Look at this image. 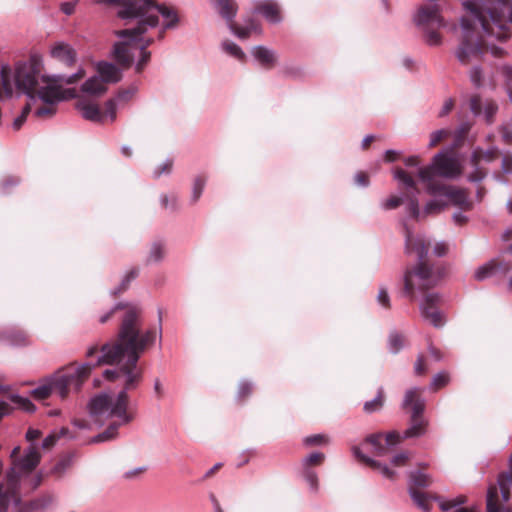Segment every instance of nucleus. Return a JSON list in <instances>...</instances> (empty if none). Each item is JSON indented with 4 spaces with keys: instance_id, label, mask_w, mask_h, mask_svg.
<instances>
[{
    "instance_id": "58",
    "label": "nucleus",
    "mask_w": 512,
    "mask_h": 512,
    "mask_svg": "<svg viewBox=\"0 0 512 512\" xmlns=\"http://www.w3.org/2000/svg\"><path fill=\"white\" fill-rule=\"evenodd\" d=\"M499 130L502 140L506 144H512V128L509 125L504 124L500 127Z\"/></svg>"
},
{
    "instance_id": "11",
    "label": "nucleus",
    "mask_w": 512,
    "mask_h": 512,
    "mask_svg": "<svg viewBox=\"0 0 512 512\" xmlns=\"http://www.w3.org/2000/svg\"><path fill=\"white\" fill-rule=\"evenodd\" d=\"M84 70L79 68L75 73L66 76L64 74H54L50 77H46V82L40 84V86L35 91V94L38 98L47 105L55 106L59 102H61L60 97V88L56 87L53 84L56 83H65V84H73L78 80L84 77Z\"/></svg>"
},
{
    "instance_id": "39",
    "label": "nucleus",
    "mask_w": 512,
    "mask_h": 512,
    "mask_svg": "<svg viewBox=\"0 0 512 512\" xmlns=\"http://www.w3.org/2000/svg\"><path fill=\"white\" fill-rule=\"evenodd\" d=\"M384 404V391L383 388H379L377 391V395L374 399L370 401H366L363 406V410L366 413H373L380 410Z\"/></svg>"
},
{
    "instance_id": "57",
    "label": "nucleus",
    "mask_w": 512,
    "mask_h": 512,
    "mask_svg": "<svg viewBox=\"0 0 512 512\" xmlns=\"http://www.w3.org/2000/svg\"><path fill=\"white\" fill-rule=\"evenodd\" d=\"M501 168L503 173L512 175V154H506L503 156Z\"/></svg>"
},
{
    "instance_id": "37",
    "label": "nucleus",
    "mask_w": 512,
    "mask_h": 512,
    "mask_svg": "<svg viewBox=\"0 0 512 512\" xmlns=\"http://www.w3.org/2000/svg\"><path fill=\"white\" fill-rule=\"evenodd\" d=\"M53 502V496L50 494L42 495L27 503V509L31 511H42Z\"/></svg>"
},
{
    "instance_id": "33",
    "label": "nucleus",
    "mask_w": 512,
    "mask_h": 512,
    "mask_svg": "<svg viewBox=\"0 0 512 512\" xmlns=\"http://www.w3.org/2000/svg\"><path fill=\"white\" fill-rule=\"evenodd\" d=\"M486 512H512L511 508L499 506L496 486H490L487 490Z\"/></svg>"
},
{
    "instance_id": "47",
    "label": "nucleus",
    "mask_w": 512,
    "mask_h": 512,
    "mask_svg": "<svg viewBox=\"0 0 512 512\" xmlns=\"http://www.w3.org/2000/svg\"><path fill=\"white\" fill-rule=\"evenodd\" d=\"M206 184L205 178L202 176H198L194 180L193 188H192V196H191V203H196L199 198L201 197L204 187Z\"/></svg>"
},
{
    "instance_id": "60",
    "label": "nucleus",
    "mask_w": 512,
    "mask_h": 512,
    "mask_svg": "<svg viewBox=\"0 0 512 512\" xmlns=\"http://www.w3.org/2000/svg\"><path fill=\"white\" fill-rule=\"evenodd\" d=\"M56 112L55 106L47 105L43 107H39L35 111V115L37 117H44V116H52Z\"/></svg>"
},
{
    "instance_id": "31",
    "label": "nucleus",
    "mask_w": 512,
    "mask_h": 512,
    "mask_svg": "<svg viewBox=\"0 0 512 512\" xmlns=\"http://www.w3.org/2000/svg\"><path fill=\"white\" fill-rule=\"evenodd\" d=\"M127 423H122L121 420L112 422L102 433L97 434L96 436L90 438L87 443L96 444L102 443L106 441L113 440L118 435V429L121 425H126Z\"/></svg>"
},
{
    "instance_id": "59",
    "label": "nucleus",
    "mask_w": 512,
    "mask_h": 512,
    "mask_svg": "<svg viewBox=\"0 0 512 512\" xmlns=\"http://www.w3.org/2000/svg\"><path fill=\"white\" fill-rule=\"evenodd\" d=\"M20 183V178L17 176H8L2 182L3 192H7L9 188L14 187Z\"/></svg>"
},
{
    "instance_id": "18",
    "label": "nucleus",
    "mask_w": 512,
    "mask_h": 512,
    "mask_svg": "<svg viewBox=\"0 0 512 512\" xmlns=\"http://www.w3.org/2000/svg\"><path fill=\"white\" fill-rule=\"evenodd\" d=\"M325 460V454L322 452H312L302 459L301 462V476L309 484L312 491L318 490V475L312 468L313 465H321Z\"/></svg>"
},
{
    "instance_id": "6",
    "label": "nucleus",
    "mask_w": 512,
    "mask_h": 512,
    "mask_svg": "<svg viewBox=\"0 0 512 512\" xmlns=\"http://www.w3.org/2000/svg\"><path fill=\"white\" fill-rule=\"evenodd\" d=\"M91 371V362H85L78 366L73 364L66 366L44 379L38 387L32 390V396L36 400H45L54 393L61 399H65L71 391L78 392L81 389Z\"/></svg>"
},
{
    "instance_id": "51",
    "label": "nucleus",
    "mask_w": 512,
    "mask_h": 512,
    "mask_svg": "<svg viewBox=\"0 0 512 512\" xmlns=\"http://www.w3.org/2000/svg\"><path fill=\"white\" fill-rule=\"evenodd\" d=\"M328 442V439L325 435L315 434L311 436H307L303 439V444L305 446H318Z\"/></svg>"
},
{
    "instance_id": "63",
    "label": "nucleus",
    "mask_w": 512,
    "mask_h": 512,
    "mask_svg": "<svg viewBox=\"0 0 512 512\" xmlns=\"http://www.w3.org/2000/svg\"><path fill=\"white\" fill-rule=\"evenodd\" d=\"M9 495L3 490V484L0 483V512H6L8 509Z\"/></svg>"
},
{
    "instance_id": "29",
    "label": "nucleus",
    "mask_w": 512,
    "mask_h": 512,
    "mask_svg": "<svg viewBox=\"0 0 512 512\" xmlns=\"http://www.w3.org/2000/svg\"><path fill=\"white\" fill-rule=\"evenodd\" d=\"M497 482L503 501H509L510 487L512 486V454L509 458V469L499 474Z\"/></svg>"
},
{
    "instance_id": "61",
    "label": "nucleus",
    "mask_w": 512,
    "mask_h": 512,
    "mask_svg": "<svg viewBox=\"0 0 512 512\" xmlns=\"http://www.w3.org/2000/svg\"><path fill=\"white\" fill-rule=\"evenodd\" d=\"M408 459H409V453L401 452L392 457L391 463L394 466H403L407 463Z\"/></svg>"
},
{
    "instance_id": "28",
    "label": "nucleus",
    "mask_w": 512,
    "mask_h": 512,
    "mask_svg": "<svg viewBox=\"0 0 512 512\" xmlns=\"http://www.w3.org/2000/svg\"><path fill=\"white\" fill-rule=\"evenodd\" d=\"M76 108L86 120L92 122H102L104 120V115L97 104L81 100L77 102Z\"/></svg>"
},
{
    "instance_id": "26",
    "label": "nucleus",
    "mask_w": 512,
    "mask_h": 512,
    "mask_svg": "<svg viewBox=\"0 0 512 512\" xmlns=\"http://www.w3.org/2000/svg\"><path fill=\"white\" fill-rule=\"evenodd\" d=\"M439 507L444 512H481L479 506L463 507L467 501L466 496L459 495L451 500H444L441 497H435Z\"/></svg>"
},
{
    "instance_id": "43",
    "label": "nucleus",
    "mask_w": 512,
    "mask_h": 512,
    "mask_svg": "<svg viewBox=\"0 0 512 512\" xmlns=\"http://www.w3.org/2000/svg\"><path fill=\"white\" fill-rule=\"evenodd\" d=\"M497 73L503 78L505 90L507 94L512 90V66L508 64L501 65L497 68Z\"/></svg>"
},
{
    "instance_id": "46",
    "label": "nucleus",
    "mask_w": 512,
    "mask_h": 512,
    "mask_svg": "<svg viewBox=\"0 0 512 512\" xmlns=\"http://www.w3.org/2000/svg\"><path fill=\"white\" fill-rule=\"evenodd\" d=\"M450 382V375L447 371H441L437 373L430 383V388L433 390L445 387Z\"/></svg>"
},
{
    "instance_id": "62",
    "label": "nucleus",
    "mask_w": 512,
    "mask_h": 512,
    "mask_svg": "<svg viewBox=\"0 0 512 512\" xmlns=\"http://www.w3.org/2000/svg\"><path fill=\"white\" fill-rule=\"evenodd\" d=\"M377 300L385 308H390V298L386 288H380Z\"/></svg>"
},
{
    "instance_id": "12",
    "label": "nucleus",
    "mask_w": 512,
    "mask_h": 512,
    "mask_svg": "<svg viewBox=\"0 0 512 512\" xmlns=\"http://www.w3.org/2000/svg\"><path fill=\"white\" fill-rule=\"evenodd\" d=\"M499 154L500 150L497 146H490L486 150L480 146L473 148L469 159L472 171L467 175V180L471 183L482 182L488 174L482 163L490 164L496 161Z\"/></svg>"
},
{
    "instance_id": "9",
    "label": "nucleus",
    "mask_w": 512,
    "mask_h": 512,
    "mask_svg": "<svg viewBox=\"0 0 512 512\" xmlns=\"http://www.w3.org/2000/svg\"><path fill=\"white\" fill-rule=\"evenodd\" d=\"M462 173L459 159L449 149H443L432 158L429 165L421 167L418 170L419 179L428 185L435 183L436 177L445 179H456Z\"/></svg>"
},
{
    "instance_id": "38",
    "label": "nucleus",
    "mask_w": 512,
    "mask_h": 512,
    "mask_svg": "<svg viewBox=\"0 0 512 512\" xmlns=\"http://www.w3.org/2000/svg\"><path fill=\"white\" fill-rule=\"evenodd\" d=\"M447 205L448 202L444 197H434L425 204L423 212L426 215L439 213L444 210Z\"/></svg>"
},
{
    "instance_id": "15",
    "label": "nucleus",
    "mask_w": 512,
    "mask_h": 512,
    "mask_svg": "<svg viewBox=\"0 0 512 512\" xmlns=\"http://www.w3.org/2000/svg\"><path fill=\"white\" fill-rule=\"evenodd\" d=\"M426 192L433 197H444L448 199L453 205L458 206L461 210L469 211L472 208V203L468 198L467 191L463 188H458L453 185L428 183L426 185Z\"/></svg>"
},
{
    "instance_id": "14",
    "label": "nucleus",
    "mask_w": 512,
    "mask_h": 512,
    "mask_svg": "<svg viewBox=\"0 0 512 512\" xmlns=\"http://www.w3.org/2000/svg\"><path fill=\"white\" fill-rule=\"evenodd\" d=\"M40 462V453L34 446H29L23 456L13 460L12 467L7 471L6 478L12 490H16L22 473L33 471Z\"/></svg>"
},
{
    "instance_id": "55",
    "label": "nucleus",
    "mask_w": 512,
    "mask_h": 512,
    "mask_svg": "<svg viewBox=\"0 0 512 512\" xmlns=\"http://www.w3.org/2000/svg\"><path fill=\"white\" fill-rule=\"evenodd\" d=\"M103 115H104V118L109 117L111 122L115 121V119H116V103H115L114 99H109L105 103V114H103Z\"/></svg>"
},
{
    "instance_id": "16",
    "label": "nucleus",
    "mask_w": 512,
    "mask_h": 512,
    "mask_svg": "<svg viewBox=\"0 0 512 512\" xmlns=\"http://www.w3.org/2000/svg\"><path fill=\"white\" fill-rule=\"evenodd\" d=\"M394 179H396L403 189H405L404 202H406V211L411 217L418 218L420 215L418 200L420 190L417 187L416 181L402 168L394 170Z\"/></svg>"
},
{
    "instance_id": "24",
    "label": "nucleus",
    "mask_w": 512,
    "mask_h": 512,
    "mask_svg": "<svg viewBox=\"0 0 512 512\" xmlns=\"http://www.w3.org/2000/svg\"><path fill=\"white\" fill-rule=\"evenodd\" d=\"M123 309H126L123 316H122V319H121V322H123V319L125 317V315L130 311V310H135L137 312V318H138V329H139V334L140 335H143L144 333L148 332V331H151L152 333H154L155 335V338L157 337V332L153 329H147L145 331H142L141 330V327H142V319H141V309L138 308L137 306H134V305H129L128 303H124V302H119V303H116L114 305L113 308L110 309V311H108L107 313H105L104 315H102L99 319V322L100 323H106L110 317L114 314L115 311L117 310H123ZM120 326H122V323H120ZM120 329L121 327H119V331L120 332ZM119 335V333H117V336ZM118 341V337L116 338V341L115 343ZM114 344V342L112 343Z\"/></svg>"
},
{
    "instance_id": "23",
    "label": "nucleus",
    "mask_w": 512,
    "mask_h": 512,
    "mask_svg": "<svg viewBox=\"0 0 512 512\" xmlns=\"http://www.w3.org/2000/svg\"><path fill=\"white\" fill-rule=\"evenodd\" d=\"M253 14L262 15L269 23L277 24L282 21L279 5L272 0L255 1Z\"/></svg>"
},
{
    "instance_id": "7",
    "label": "nucleus",
    "mask_w": 512,
    "mask_h": 512,
    "mask_svg": "<svg viewBox=\"0 0 512 512\" xmlns=\"http://www.w3.org/2000/svg\"><path fill=\"white\" fill-rule=\"evenodd\" d=\"M402 439H404L403 436H401L397 431H390L386 434L382 432L372 433L365 437L360 446H352L351 451L357 460L363 462L374 470H378L383 477L394 480L397 473L391 470L386 464L374 460L363 453V449L376 457H383L386 456L392 448L398 445Z\"/></svg>"
},
{
    "instance_id": "41",
    "label": "nucleus",
    "mask_w": 512,
    "mask_h": 512,
    "mask_svg": "<svg viewBox=\"0 0 512 512\" xmlns=\"http://www.w3.org/2000/svg\"><path fill=\"white\" fill-rule=\"evenodd\" d=\"M403 347H404V337L396 331L391 332L389 335V338H388L389 351L393 354H396Z\"/></svg>"
},
{
    "instance_id": "64",
    "label": "nucleus",
    "mask_w": 512,
    "mask_h": 512,
    "mask_svg": "<svg viewBox=\"0 0 512 512\" xmlns=\"http://www.w3.org/2000/svg\"><path fill=\"white\" fill-rule=\"evenodd\" d=\"M454 107V101L452 98H448L447 100H445L441 110L439 111V114L438 116L440 118H443L445 116H447L453 109Z\"/></svg>"
},
{
    "instance_id": "40",
    "label": "nucleus",
    "mask_w": 512,
    "mask_h": 512,
    "mask_svg": "<svg viewBox=\"0 0 512 512\" xmlns=\"http://www.w3.org/2000/svg\"><path fill=\"white\" fill-rule=\"evenodd\" d=\"M138 275H139V270L137 268H132L130 271H128L125 274L120 285L117 288H115L114 290H112L111 294L116 296V295L124 292L125 290H127L130 283L134 279H136Z\"/></svg>"
},
{
    "instance_id": "2",
    "label": "nucleus",
    "mask_w": 512,
    "mask_h": 512,
    "mask_svg": "<svg viewBox=\"0 0 512 512\" xmlns=\"http://www.w3.org/2000/svg\"><path fill=\"white\" fill-rule=\"evenodd\" d=\"M97 2L119 5L117 16L120 19L136 20L135 27L114 32L121 40L114 43L112 55L117 64L124 68L132 65L129 49H131L135 37L157 27L159 24L158 14L164 18V29H174L179 23L177 11L165 4H158L156 0H97Z\"/></svg>"
},
{
    "instance_id": "49",
    "label": "nucleus",
    "mask_w": 512,
    "mask_h": 512,
    "mask_svg": "<svg viewBox=\"0 0 512 512\" xmlns=\"http://www.w3.org/2000/svg\"><path fill=\"white\" fill-rule=\"evenodd\" d=\"M404 199L405 194L402 197L390 196L381 203V206L384 210H392L400 206L404 202Z\"/></svg>"
},
{
    "instance_id": "8",
    "label": "nucleus",
    "mask_w": 512,
    "mask_h": 512,
    "mask_svg": "<svg viewBox=\"0 0 512 512\" xmlns=\"http://www.w3.org/2000/svg\"><path fill=\"white\" fill-rule=\"evenodd\" d=\"M465 12H469L477 20L484 31L490 32L488 14L491 22L499 29L498 37H503V31L508 22H512V10L508 0H461Z\"/></svg>"
},
{
    "instance_id": "4",
    "label": "nucleus",
    "mask_w": 512,
    "mask_h": 512,
    "mask_svg": "<svg viewBox=\"0 0 512 512\" xmlns=\"http://www.w3.org/2000/svg\"><path fill=\"white\" fill-rule=\"evenodd\" d=\"M43 63L39 55L33 54L25 61H19L12 69L8 64L0 67V101L12 97L16 90L34 99L35 91L46 82L42 74Z\"/></svg>"
},
{
    "instance_id": "25",
    "label": "nucleus",
    "mask_w": 512,
    "mask_h": 512,
    "mask_svg": "<svg viewBox=\"0 0 512 512\" xmlns=\"http://www.w3.org/2000/svg\"><path fill=\"white\" fill-rule=\"evenodd\" d=\"M0 343L11 347H26L30 345V340L23 330L7 328L0 331Z\"/></svg>"
},
{
    "instance_id": "36",
    "label": "nucleus",
    "mask_w": 512,
    "mask_h": 512,
    "mask_svg": "<svg viewBox=\"0 0 512 512\" xmlns=\"http://www.w3.org/2000/svg\"><path fill=\"white\" fill-rule=\"evenodd\" d=\"M427 421L424 419L411 420L410 426L404 431L403 438H415L425 434Z\"/></svg>"
},
{
    "instance_id": "17",
    "label": "nucleus",
    "mask_w": 512,
    "mask_h": 512,
    "mask_svg": "<svg viewBox=\"0 0 512 512\" xmlns=\"http://www.w3.org/2000/svg\"><path fill=\"white\" fill-rule=\"evenodd\" d=\"M441 301L439 293H428L420 303L421 316L434 327H441L444 324L443 315L438 309Z\"/></svg>"
},
{
    "instance_id": "32",
    "label": "nucleus",
    "mask_w": 512,
    "mask_h": 512,
    "mask_svg": "<svg viewBox=\"0 0 512 512\" xmlns=\"http://www.w3.org/2000/svg\"><path fill=\"white\" fill-rule=\"evenodd\" d=\"M81 90L89 95L100 96L106 92L107 88L99 77L93 76L82 84Z\"/></svg>"
},
{
    "instance_id": "30",
    "label": "nucleus",
    "mask_w": 512,
    "mask_h": 512,
    "mask_svg": "<svg viewBox=\"0 0 512 512\" xmlns=\"http://www.w3.org/2000/svg\"><path fill=\"white\" fill-rule=\"evenodd\" d=\"M252 55L262 66L266 68L272 67L276 61L274 51L265 46H255L252 50Z\"/></svg>"
},
{
    "instance_id": "45",
    "label": "nucleus",
    "mask_w": 512,
    "mask_h": 512,
    "mask_svg": "<svg viewBox=\"0 0 512 512\" xmlns=\"http://www.w3.org/2000/svg\"><path fill=\"white\" fill-rule=\"evenodd\" d=\"M222 48L227 54L238 60H243L245 58V53L242 51L240 46L234 42L224 41L222 42Z\"/></svg>"
},
{
    "instance_id": "34",
    "label": "nucleus",
    "mask_w": 512,
    "mask_h": 512,
    "mask_svg": "<svg viewBox=\"0 0 512 512\" xmlns=\"http://www.w3.org/2000/svg\"><path fill=\"white\" fill-rule=\"evenodd\" d=\"M432 483L431 477L420 470L411 471L409 473L408 488L414 487L415 489L428 488Z\"/></svg>"
},
{
    "instance_id": "44",
    "label": "nucleus",
    "mask_w": 512,
    "mask_h": 512,
    "mask_svg": "<svg viewBox=\"0 0 512 512\" xmlns=\"http://www.w3.org/2000/svg\"><path fill=\"white\" fill-rule=\"evenodd\" d=\"M74 455L67 454L63 456L53 467L52 471L59 476L63 475L73 464Z\"/></svg>"
},
{
    "instance_id": "3",
    "label": "nucleus",
    "mask_w": 512,
    "mask_h": 512,
    "mask_svg": "<svg viewBox=\"0 0 512 512\" xmlns=\"http://www.w3.org/2000/svg\"><path fill=\"white\" fill-rule=\"evenodd\" d=\"M405 229V253L410 255L415 252L417 263L408 266L403 275V295L413 300L416 293L435 287L446 274V269L440 264H431L428 259L430 242H427L423 236L414 237L412 231L406 223Z\"/></svg>"
},
{
    "instance_id": "53",
    "label": "nucleus",
    "mask_w": 512,
    "mask_h": 512,
    "mask_svg": "<svg viewBox=\"0 0 512 512\" xmlns=\"http://www.w3.org/2000/svg\"><path fill=\"white\" fill-rule=\"evenodd\" d=\"M449 135V131L446 129H439L436 131H433L430 135V141L429 146L433 147L437 145L443 138L447 137Z\"/></svg>"
},
{
    "instance_id": "27",
    "label": "nucleus",
    "mask_w": 512,
    "mask_h": 512,
    "mask_svg": "<svg viewBox=\"0 0 512 512\" xmlns=\"http://www.w3.org/2000/svg\"><path fill=\"white\" fill-rule=\"evenodd\" d=\"M97 72L103 83H117L121 80V70L113 63L100 61L97 64Z\"/></svg>"
},
{
    "instance_id": "10",
    "label": "nucleus",
    "mask_w": 512,
    "mask_h": 512,
    "mask_svg": "<svg viewBox=\"0 0 512 512\" xmlns=\"http://www.w3.org/2000/svg\"><path fill=\"white\" fill-rule=\"evenodd\" d=\"M437 1L438 0H429L428 4L419 6L413 16L414 23L423 30L425 41L430 46H438L441 44L442 39L438 30L446 26V22L441 15V8Z\"/></svg>"
},
{
    "instance_id": "19",
    "label": "nucleus",
    "mask_w": 512,
    "mask_h": 512,
    "mask_svg": "<svg viewBox=\"0 0 512 512\" xmlns=\"http://www.w3.org/2000/svg\"><path fill=\"white\" fill-rule=\"evenodd\" d=\"M469 108L475 117L483 115L487 124H492L498 111V105L493 100H486L484 103L479 95L470 98Z\"/></svg>"
},
{
    "instance_id": "48",
    "label": "nucleus",
    "mask_w": 512,
    "mask_h": 512,
    "mask_svg": "<svg viewBox=\"0 0 512 512\" xmlns=\"http://www.w3.org/2000/svg\"><path fill=\"white\" fill-rule=\"evenodd\" d=\"M164 257V247L161 242L153 243L149 256L147 258V262H159Z\"/></svg>"
},
{
    "instance_id": "1",
    "label": "nucleus",
    "mask_w": 512,
    "mask_h": 512,
    "mask_svg": "<svg viewBox=\"0 0 512 512\" xmlns=\"http://www.w3.org/2000/svg\"><path fill=\"white\" fill-rule=\"evenodd\" d=\"M155 342L151 331L139 334L138 318L135 310H130L124 317L114 344H103L101 355L92 363V369L99 365H117L114 369L103 372L105 379L119 381L122 389L114 399L106 393H99L88 402V412L94 424L101 427L106 419L116 417L122 423H130L135 412L129 410L128 392L136 390L143 380V370L138 366L141 355Z\"/></svg>"
},
{
    "instance_id": "52",
    "label": "nucleus",
    "mask_w": 512,
    "mask_h": 512,
    "mask_svg": "<svg viewBox=\"0 0 512 512\" xmlns=\"http://www.w3.org/2000/svg\"><path fill=\"white\" fill-rule=\"evenodd\" d=\"M173 167V160L166 159L161 165L156 167L153 171V177L159 178L162 174H170Z\"/></svg>"
},
{
    "instance_id": "21",
    "label": "nucleus",
    "mask_w": 512,
    "mask_h": 512,
    "mask_svg": "<svg viewBox=\"0 0 512 512\" xmlns=\"http://www.w3.org/2000/svg\"><path fill=\"white\" fill-rule=\"evenodd\" d=\"M50 56L67 67L73 66L77 60L76 50L64 41H58L51 45Z\"/></svg>"
},
{
    "instance_id": "13",
    "label": "nucleus",
    "mask_w": 512,
    "mask_h": 512,
    "mask_svg": "<svg viewBox=\"0 0 512 512\" xmlns=\"http://www.w3.org/2000/svg\"><path fill=\"white\" fill-rule=\"evenodd\" d=\"M219 14L227 21L230 31L239 39H247L253 31H260L254 20L250 19L246 26L234 23L237 14V4L234 0H211Z\"/></svg>"
},
{
    "instance_id": "22",
    "label": "nucleus",
    "mask_w": 512,
    "mask_h": 512,
    "mask_svg": "<svg viewBox=\"0 0 512 512\" xmlns=\"http://www.w3.org/2000/svg\"><path fill=\"white\" fill-rule=\"evenodd\" d=\"M512 269V264L507 261L490 260L484 265L478 267L474 277L477 281H483L498 273L506 274Z\"/></svg>"
},
{
    "instance_id": "35",
    "label": "nucleus",
    "mask_w": 512,
    "mask_h": 512,
    "mask_svg": "<svg viewBox=\"0 0 512 512\" xmlns=\"http://www.w3.org/2000/svg\"><path fill=\"white\" fill-rule=\"evenodd\" d=\"M408 492L411 499L419 509H421L423 512H430L431 504L429 502L427 493L415 489L414 487H409Z\"/></svg>"
},
{
    "instance_id": "42",
    "label": "nucleus",
    "mask_w": 512,
    "mask_h": 512,
    "mask_svg": "<svg viewBox=\"0 0 512 512\" xmlns=\"http://www.w3.org/2000/svg\"><path fill=\"white\" fill-rule=\"evenodd\" d=\"M142 35L143 34L135 37V40L133 41V44L131 45V49H129L131 56H132V62L134 61V52L136 50H147V48L154 43L153 38H143Z\"/></svg>"
},
{
    "instance_id": "20",
    "label": "nucleus",
    "mask_w": 512,
    "mask_h": 512,
    "mask_svg": "<svg viewBox=\"0 0 512 512\" xmlns=\"http://www.w3.org/2000/svg\"><path fill=\"white\" fill-rule=\"evenodd\" d=\"M402 408L411 407V420L423 419L422 414L425 410V400L421 397V390L418 387L410 388L406 391Z\"/></svg>"
},
{
    "instance_id": "50",
    "label": "nucleus",
    "mask_w": 512,
    "mask_h": 512,
    "mask_svg": "<svg viewBox=\"0 0 512 512\" xmlns=\"http://www.w3.org/2000/svg\"><path fill=\"white\" fill-rule=\"evenodd\" d=\"M253 391V384L249 381L243 380L239 383L237 398L238 400H243L249 395H251Z\"/></svg>"
},
{
    "instance_id": "56",
    "label": "nucleus",
    "mask_w": 512,
    "mask_h": 512,
    "mask_svg": "<svg viewBox=\"0 0 512 512\" xmlns=\"http://www.w3.org/2000/svg\"><path fill=\"white\" fill-rule=\"evenodd\" d=\"M470 79L476 87L482 85V69L480 66H474L470 71Z\"/></svg>"
},
{
    "instance_id": "54",
    "label": "nucleus",
    "mask_w": 512,
    "mask_h": 512,
    "mask_svg": "<svg viewBox=\"0 0 512 512\" xmlns=\"http://www.w3.org/2000/svg\"><path fill=\"white\" fill-rule=\"evenodd\" d=\"M140 58L135 65L136 72L140 73L144 66L150 61L151 53L148 50H139Z\"/></svg>"
},
{
    "instance_id": "5",
    "label": "nucleus",
    "mask_w": 512,
    "mask_h": 512,
    "mask_svg": "<svg viewBox=\"0 0 512 512\" xmlns=\"http://www.w3.org/2000/svg\"><path fill=\"white\" fill-rule=\"evenodd\" d=\"M466 13L467 15L463 16L460 20L463 35L460 45L456 51V57L459 62L466 65L472 59H480L486 50H489L491 55L494 57H502L505 54V50L495 45H490L487 47L483 45L477 29L480 27L485 36L495 37V39L499 41H505L510 37L509 26L512 24V22L507 23L506 28L503 31L504 36L498 37V34H500L499 29L491 22L488 14H485V17L487 21H489L488 25L491 30L490 32L484 31L481 24L475 20L469 12Z\"/></svg>"
}]
</instances>
